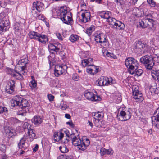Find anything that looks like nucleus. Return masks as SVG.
<instances>
[{
    "label": "nucleus",
    "instance_id": "1",
    "mask_svg": "<svg viewBox=\"0 0 159 159\" xmlns=\"http://www.w3.org/2000/svg\"><path fill=\"white\" fill-rule=\"evenodd\" d=\"M12 106L16 107L19 111L23 110L25 112L29 111L30 104L27 100L18 96H16L11 101Z\"/></svg>",
    "mask_w": 159,
    "mask_h": 159
},
{
    "label": "nucleus",
    "instance_id": "2",
    "mask_svg": "<svg viewBox=\"0 0 159 159\" xmlns=\"http://www.w3.org/2000/svg\"><path fill=\"white\" fill-rule=\"evenodd\" d=\"M135 47L140 52V53L141 54L149 53L151 54H153L152 57H153L159 54V52H158L159 50L155 49L153 48H151V49L149 50V47L147 44L140 41L137 42Z\"/></svg>",
    "mask_w": 159,
    "mask_h": 159
},
{
    "label": "nucleus",
    "instance_id": "3",
    "mask_svg": "<svg viewBox=\"0 0 159 159\" xmlns=\"http://www.w3.org/2000/svg\"><path fill=\"white\" fill-rule=\"evenodd\" d=\"M125 65L128 68V72L132 75L134 74V70L138 68L139 65L136 59L129 57L125 59Z\"/></svg>",
    "mask_w": 159,
    "mask_h": 159
},
{
    "label": "nucleus",
    "instance_id": "4",
    "mask_svg": "<svg viewBox=\"0 0 159 159\" xmlns=\"http://www.w3.org/2000/svg\"><path fill=\"white\" fill-rule=\"evenodd\" d=\"M33 7L32 10V14L35 18L40 19V12L43 10V4L39 1L34 2L33 4Z\"/></svg>",
    "mask_w": 159,
    "mask_h": 159
},
{
    "label": "nucleus",
    "instance_id": "5",
    "mask_svg": "<svg viewBox=\"0 0 159 159\" xmlns=\"http://www.w3.org/2000/svg\"><path fill=\"white\" fill-rule=\"evenodd\" d=\"M60 19L64 23L71 24L72 22V14L68 12L66 10H61L60 14Z\"/></svg>",
    "mask_w": 159,
    "mask_h": 159
},
{
    "label": "nucleus",
    "instance_id": "6",
    "mask_svg": "<svg viewBox=\"0 0 159 159\" xmlns=\"http://www.w3.org/2000/svg\"><path fill=\"white\" fill-rule=\"evenodd\" d=\"M28 35L31 39H35L42 43H45L48 41V38L46 35H41L37 32L31 31Z\"/></svg>",
    "mask_w": 159,
    "mask_h": 159
},
{
    "label": "nucleus",
    "instance_id": "7",
    "mask_svg": "<svg viewBox=\"0 0 159 159\" xmlns=\"http://www.w3.org/2000/svg\"><path fill=\"white\" fill-rule=\"evenodd\" d=\"M106 38L107 36L105 34L99 33L95 36V39L97 42L101 43V46L107 48L109 47V43Z\"/></svg>",
    "mask_w": 159,
    "mask_h": 159
},
{
    "label": "nucleus",
    "instance_id": "8",
    "mask_svg": "<svg viewBox=\"0 0 159 159\" xmlns=\"http://www.w3.org/2000/svg\"><path fill=\"white\" fill-rule=\"evenodd\" d=\"M140 61L141 63L145 65V67L147 69H152L154 65L152 57L148 55L143 56L141 58Z\"/></svg>",
    "mask_w": 159,
    "mask_h": 159
},
{
    "label": "nucleus",
    "instance_id": "9",
    "mask_svg": "<svg viewBox=\"0 0 159 159\" xmlns=\"http://www.w3.org/2000/svg\"><path fill=\"white\" fill-rule=\"evenodd\" d=\"M131 113L130 109H126L125 108L120 111V113L117 116L118 118L121 121H126L129 119L131 117Z\"/></svg>",
    "mask_w": 159,
    "mask_h": 159
},
{
    "label": "nucleus",
    "instance_id": "10",
    "mask_svg": "<svg viewBox=\"0 0 159 159\" xmlns=\"http://www.w3.org/2000/svg\"><path fill=\"white\" fill-rule=\"evenodd\" d=\"M132 96L133 98L138 102H140L143 100V97L141 92L139 91V87L135 85L133 86Z\"/></svg>",
    "mask_w": 159,
    "mask_h": 159
},
{
    "label": "nucleus",
    "instance_id": "11",
    "mask_svg": "<svg viewBox=\"0 0 159 159\" xmlns=\"http://www.w3.org/2000/svg\"><path fill=\"white\" fill-rule=\"evenodd\" d=\"M112 81L113 80L111 77H107L104 76L101 77L97 80L98 85L100 86L111 84L113 83Z\"/></svg>",
    "mask_w": 159,
    "mask_h": 159
},
{
    "label": "nucleus",
    "instance_id": "12",
    "mask_svg": "<svg viewBox=\"0 0 159 159\" xmlns=\"http://www.w3.org/2000/svg\"><path fill=\"white\" fill-rule=\"evenodd\" d=\"M84 96L86 99L91 101H100L102 100L99 96L95 95L91 92L85 91Z\"/></svg>",
    "mask_w": 159,
    "mask_h": 159
},
{
    "label": "nucleus",
    "instance_id": "13",
    "mask_svg": "<svg viewBox=\"0 0 159 159\" xmlns=\"http://www.w3.org/2000/svg\"><path fill=\"white\" fill-rule=\"evenodd\" d=\"M67 68V67L66 65H57L55 67L54 74L55 76L58 77L66 71Z\"/></svg>",
    "mask_w": 159,
    "mask_h": 159
},
{
    "label": "nucleus",
    "instance_id": "14",
    "mask_svg": "<svg viewBox=\"0 0 159 159\" xmlns=\"http://www.w3.org/2000/svg\"><path fill=\"white\" fill-rule=\"evenodd\" d=\"M61 47V44L60 43L56 44H50L48 45V49L50 53L55 54L59 52L60 50V47Z\"/></svg>",
    "mask_w": 159,
    "mask_h": 159
},
{
    "label": "nucleus",
    "instance_id": "15",
    "mask_svg": "<svg viewBox=\"0 0 159 159\" xmlns=\"http://www.w3.org/2000/svg\"><path fill=\"white\" fill-rule=\"evenodd\" d=\"M152 124L159 129V107L156 110L152 118Z\"/></svg>",
    "mask_w": 159,
    "mask_h": 159
},
{
    "label": "nucleus",
    "instance_id": "16",
    "mask_svg": "<svg viewBox=\"0 0 159 159\" xmlns=\"http://www.w3.org/2000/svg\"><path fill=\"white\" fill-rule=\"evenodd\" d=\"M72 143L73 145L75 146H77L79 150H81L82 140H81L79 135L76 138H73L72 140Z\"/></svg>",
    "mask_w": 159,
    "mask_h": 159
},
{
    "label": "nucleus",
    "instance_id": "17",
    "mask_svg": "<svg viewBox=\"0 0 159 159\" xmlns=\"http://www.w3.org/2000/svg\"><path fill=\"white\" fill-rule=\"evenodd\" d=\"M27 138L25 135L20 140L18 144V147L19 149H21V151H22L20 153L21 154H23L25 152L24 150L26 149V147L25 146V143L26 141Z\"/></svg>",
    "mask_w": 159,
    "mask_h": 159
},
{
    "label": "nucleus",
    "instance_id": "18",
    "mask_svg": "<svg viewBox=\"0 0 159 159\" xmlns=\"http://www.w3.org/2000/svg\"><path fill=\"white\" fill-rule=\"evenodd\" d=\"M32 122L34 123V125L37 126H39L43 121V118L41 116H35L32 119Z\"/></svg>",
    "mask_w": 159,
    "mask_h": 159
},
{
    "label": "nucleus",
    "instance_id": "19",
    "mask_svg": "<svg viewBox=\"0 0 159 159\" xmlns=\"http://www.w3.org/2000/svg\"><path fill=\"white\" fill-rule=\"evenodd\" d=\"M81 16L82 17V19L81 20L82 22L86 23L89 21L90 19V13L86 10L82 14Z\"/></svg>",
    "mask_w": 159,
    "mask_h": 159
},
{
    "label": "nucleus",
    "instance_id": "20",
    "mask_svg": "<svg viewBox=\"0 0 159 159\" xmlns=\"http://www.w3.org/2000/svg\"><path fill=\"white\" fill-rule=\"evenodd\" d=\"M11 73H10V74L11 76L20 80H23L24 78L22 76L21 73L17 72L16 71L13 69H11Z\"/></svg>",
    "mask_w": 159,
    "mask_h": 159
},
{
    "label": "nucleus",
    "instance_id": "21",
    "mask_svg": "<svg viewBox=\"0 0 159 159\" xmlns=\"http://www.w3.org/2000/svg\"><path fill=\"white\" fill-rule=\"evenodd\" d=\"M150 91L152 93H159V87H157L156 83L155 82H153L151 84L150 87Z\"/></svg>",
    "mask_w": 159,
    "mask_h": 159
},
{
    "label": "nucleus",
    "instance_id": "22",
    "mask_svg": "<svg viewBox=\"0 0 159 159\" xmlns=\"http://www.w3.org/2000/svg\"><path fill=\"white\" fill-rule=\"evenodd\" d=\"M30 129L28 128V134L29 137V140L30 141H32L36 138V134L35 133L34 130L29 128Z\"/></svg>",
    "mask_w": 159,
    "mask_h": 159
},
{
    "label": "nucleus",
    "instance_id": "23",
    "mask_svg": "<svg viewBox=\"0 0 159 159\" xmlns=\"http://www.w3.org/2000/svg\"><path fill=\"white\" fill-rule=\"evenodd\" d=\"M64 134L61 132L55 133L54 135V140L59 142L61 140L64 136Z\"/></svg>",
    "mask_w": 159,
    "mask_h": 159
},
{
    "label": "nucleus",
    "instance_id": "24",
    "mask_svg": "<svg viewBox=\"0 0 159 159\" xmlns=\"http://www.w3.org/2000/svg\"><path fill=\"white\" fill-rule=\"evenodd\" d=\"M139 25L142 28H145L148 26H150L148 22V20L147 19H143L142 20H139Z\"/></svg>",
    "mask_w": 159,
    "mask_h": 159
},
{
    "label": "nucleus",
    "instance_id": "25",
    "mask_svg": "<svg viewBox=\"0 0 159 159\" xmlns=\"http://www.w3.org/2000/svg\"><path fill=\"white\" fill-rule=\"evenodd\" d=\"M93 58H91L87 59H84L82 61L81 64L82 66L84 67L87 66H90L92 65L90 63L93 61Z\"/></svg>",
    "mask_w": 159,
    "mask_h": 159
},
{
    "label": "nucleus",
    "instance_id": "26",
    "mask_svg": "<svg viewBox=\"0 0 159 159\" xmlns=\"http://www.w3.org/2000/svg\"><path fill=\"white\" fill-rule=\"evenodd\" d=\"M90 142L89 139L86 138L85 139L82 140L81 150H84L87 148V147L89 146Z\"/></svg>",
    "mask_w": 159,
    "mask_h": 159
},
{
    "label": "nucleus",
    "instance_id": "27",
    "mask_svg": "<svg viewBox=\"0 0 159 159\" xmlns=\"http://www.w3.org/2000/svg\"><path fill=\"white\" fill-rule=\"evenodd\" d=\"M151 74L152 77L159 82V70H152Z\"/></svg>",
    "mask_w": 159,
    "mask_h": 159
},
{
    "label": "nucleus",
    "instance_id": "28",
    "mask_svg": "<svg viewBox=\"0 0 159 159\" xmlns=\"http://www.w3.org/2000/svg\"><path fill=\"white\" fill-rule=\"evenodd\" d=\"M113 152V151L111 149H106L104 148H102L100 150V153L101 155L112 154Z\"/></svg>",
    "mask_w": 159,
    "mask_h": 159
},
{
    "label": "nucleus",
    "instance_id": "29",
    "mask_svg": "<svg viewBox=\"0 0 159 159\" xmlns=\"http://www.w3.org/2000/svg\"><path fill=\"white\" fill-rule=\"evenodd\" d=\"M28 60L26 58L22 59L19 61L18 64L19 65H21V69H25L26 67V65L28 62Z\"/></svg>",
    "mask_w": 159,
    "mask_h": 159
},
{
    "label": "nucleus",
    "instance_id": "30",
    "mask_svg": "<svg viewBox=\"0 0 159 159\" xmlns=\"http://www.w3.org/2000/svg\"><path fill=\"white\" fill-rule=\"evenodd\" d=\"M115 26H116V29L118 30H122L124 29L125 25L123 23H122L121 21H117Z\"/></svg>",
    "mask_w": 159,
    "mask_h": 159
},
{
    "label": "nucleus",
    "instance_id": "31",
    "mask_svg": "<svg viewBox=\"0 0 159 159\" xmlns=\"http://www.w3.org/2000/svg\"><path fill=\"white\" fill-rule=\"evenodd\" d=\"M32 80L29 83V85L31 88L33 89L37 87V83L35 80L34 77L33 76H31Z\"/></svg>",
    "mask_w": 159,
    "mask_h": 159
},
{
    "label": "nucleus",
    "instance_id": "32",
    "mask_svg": "<svg viewBox=\"0 0 159 159\" xmlns=\"http://www.w3.org/2000/svg\"><path fill=\"white\" fill-rule=\"evenodd\" d=\"M5 91L7 93L11 94L14 92L15 89L7 85L6 87Z\"/></svg>",
    "mask_w": 159,
    "mask_h": 159
},
{
    "label": "nucleus",
    "instance_id": "33",
    "mask_svg": "<svg viewBox=\"0 0 159 159\" xmlns=\"http://www.w3.org/2000/svg\"><path fill=\"white\" fill-rule=\"evenodd\" d=\"M92 72H93V75L96 74L97 72L99 71V69L98 66H96L93 64L90 66Z\"/></svg>",
    "mask_w": 159,
    "mask_h": 159
},
{
    "label": "nucleus",
    "instance_id": "34",
    "mask_svg": "<svg viewBox=\"0 0 159 159\" xmlns=\"http://www.w3.org/2000/svg\"><path fill=\"white\" fill-rule=\"evenodd\" d=\"M117 21V20L116 19L111 17L108 20L109 24L112 26L116 25Z\"/></svg>",
    "mask_w": 159,
    "mask_h": 159
},
{
    "label": "nucleus",
    "instance_id": "35",
    "mask_svg": "<svg viewBox=\"0 0 159 159\" xmlns=\"http://www.w3.org/2000/svg\"><path fill=\"white\" fill-rule=\"evenodd\" d=\"M72 156H68L66 154L61 155L59 156L57 159H72Z\"/></svg>",
    "mask_w": 159,
    "mask_h": 159
},
{
    "label": "nucleus",
    "instance_id": "36",
    "mask_svg": "<svg viewBox=\"0 0 159 159\" xmlns=\"http://www.w3.org/2000/svg\"><path fill=\"white\" fill-rule=\"evenodd\" d=\"M79 39V37L78 35L73 34L71 35L69 38L70 40L72 42L76 41Z\"/></svg>",
    "mask_w": 159,
    "mask_h": 159
},
{
    "label": "nucleus",
    "instance_id": "37",
    "mask_svg": "<svg viewBox=\"0 0 159 159\" xmlns=\"http://www.w3.org/2000/svg\"><path fill=\"white\" fill-rule=\"evenodd\" d=\"M95 28L94 26L92 25L90 27L88 28L86 30V33L89 35H91L92 33L94 30Z\"/></svg>",
    "mask_w": 159,
    "mask_h": 159
},
{
    "label": "nucleus",
    "instance_id": "38",
    "mask_svg": "<svg viewBox=\"0 0 159 159\" xmlns=\"http://www.w3.org/2000/svg\"><path fill=\"white\" fill-rule=\"evenodd\" d=\"M9 122L12 124L19 123L20 121L15 117H11L9 119Z\"/></svg>",
    "mask_w": 159,
    "mask_h": 159
},
{
    "label": "nucleus",
    "instance_id": "39",
    "mask_svg": "<svg viewBox=\"0 0 159 159\" xmlns=\"http://www.w3.org/2000/svg\"><path fill=\"white\" fill-rule=\"evenodd\" d=\"M106 55L108 57H111L112 58L115 59L116 58V56L114 54L109 52L107 51H106L103 53V55Z\"/></svg>",
    "mask_w": 159,
    "mask_h": 159
},
{
    "label": "nucleus",
    "instance_id": "40",
    "mask_svg": "<svg viewBox=\"0 0 159 159\" xmlns=\"http://www.w3.org/2000/svg\"><path fill=\"white\" fill-rule=\"evenodd\" d=\"M59 149L61 152L63 153L67 152L68 151V149L66 146H63L59 147Z\"/></svg>",
    "mask_w": 159,
    "mask_h": 159
},
{
    "label": "nucleus",
    "instance_id": "41",
    "mask_svg": "<svg viewBox=\"0 0 159 159\" xmlns=\"http://www.w3.org/2000/svg\"><path fill=\"white\" fill-rule=\"evenodd\" d=\"M143 73V70L141 69H136L134 70V74L138 76H140Z\"/></svg>",
    "mask_w": 159,
    "mask_h": 159
},
{
    "label": "nucleus",
    "instance_id": "42",
    "mask_svg": "<svg viewBox=\"0 0 159 159\" xmlns=\"http://www.w3.org/2000/svg\"><path fill=\"white\" fill-rule=\"evenodd\" d=\"M7 85L15 89V82L14 80H9Z\"/></svg>",
    "mask_w": 159,
    "mask_h": 159
},
{
    "label": "nucleus",
    "instance_id": "43",
    "mask_svg": "<svg viewBox=\"0 0 159 159\" xmlns=\"http://www.w3.org/2000/svg\"><path fill=\"white\" fill-rule=\"evenodd\" d=\"M94 118L95 120L94 121V123L95 126L98 127H100V124L101 123V121H100V120L98 119H97L95 118Z\"/></svg>",
    "mask_w": 159,
    "mask_h": 159
},
{
    "label": "nucleus",
    "instance_id": "44",
    "mask_svg": "<svg viewBox=\"0 0 159 159\" xmlns=\"http://www.w3.org/2000/svg\"><path fill=\"white\" fill-rule=\"evenodd\" d=\"M147 20H148V23L151 25L150 27H153L154 25L155 24V22L154 20L151 19L147 18Z\"/></svg>",
    "mask_w": 159,
    "mask_h": 159
},
{
    "label": "nucleus",
    "instance_id": "45",
    "mask_svg": "<svg viewBox=\"0 0 159 159\" xmlns=\"http://www.w3.org/2000/svg\"><path fill=\"white\" fill-rule=\"evenodd\" d=\"M92 114L93 116H94L95 117V118L97 119V118H102V116L101 114H99V112H93Z\"/></svg>",
    "mask_w": 159,
    "mask_h": 159
},
{
    "label": "nucleus",
    "instance_id": "46",
    "mask_svg": "<svg viewBox=\"0 0 159 159\" xmlns=\"http://www.w3.org/2000/svg\"><path fill=\"white\" fill-rule=\"evenodd\" d=\"M152 58L154 63L155 61L157 63H159V54L156 55L152 57Z\"/></svg>",
    "mask_w": 159,
    "mask_h": 159
},
{
    "label": "nucleus",
    "instance_id": "47",
    "mask_svg": "<svg viewBox=\"0 0 159 159\" xmlns=\"http://www.w3.org/2000/svg\"><path fill=\"white\" fill-rule=\"evenodd\" d=\"M148 3L151 7H154L156 5V3L153 0H147Z\"/></svg>",
    "mask_w": 159,
    "mask_h": 159
},
{
    "label": "nucleus",
    "instance_id": "48",
    "mask_svg": "<svg viewBox=\"0 0 159 159\" xmlns=\"http://www.w3.org/2000/svg\"><path fill=\"white\" fill-rule=\"evenodd\" d=\"M7 111V110L6 107H4L0 106V113L6 112Z\"/></svg>",
    "mask_w": 159,
    "mask_h": 159
},
{
    "label": "nucleus",
    "instance_id": "49",
    "mask_svg": "<svg viewBox=\"0 0 159 159\" xmlns=\"http://www.w3.org/2000/svg\"><path fill=\"white\" fill-rule=\"evenodd\" d=\"M111 12L109 11H107L106 13L105 14V16L104 17V19H107L108 20L111 17H110L111 15Z\"/></svg>",
    "mask_w": 159,
    "mask_h": 159
},
{
    "label": "nucleus",
    "instance_id": "50",
    "mask_svg": "<svg viewBox=\"0 0 159 159\" xmlns=\"http://www.w3.org/2000/svg\"><path fill=\"white\" fill-rule=\"evenodd\" d=\"M153 43L155 45H159V35L156 36V39L154 41Z\"/></svg>",
    "mask_w": 159,
    "mask_h": 159
},
{
    "label": "nucleus",
    "instance_id": "51",
    "mask_svg": "<svg viewBox=\"0 0 159 159\" xmlns=\"http://www.w3.org/2000/svg\"><path fill=\"white\" fill-rule=\"evenodd\" d=\"M87 68L86 69V72L89 74L93 75V72L91 69L90 66H87Z\"/></svg>",
    "mask_w": 159,
    "mask_h": 159
},
{
    "label": "nucleus",
    "instance_id": "52",
    "mask_svg": "<svg viewBox=\"0 0 159 159\" xmlns=\"http://www.w3.org/2000/svg\"><path fill=\"white\" fill-rule=\"evenodd\" d=\"M106 13V11H103L101 12H99V16L101 18H104L105 16V14Z\"/></svg>",
    "mask_w": 159,
    "mask_h": 159
},
{
    "label": "nucleus",
    "instance_id": "53",
    "mask_svg": "<svg viewBox=\"0 0 159 159\" xmlns=\"http://www.w3.org/2000/svg\"><path fill=\"white\" fill-rule=\"evenodd\" d=\"M56 34L59 40H63V36H62L61 34L60 33H56Z\"/></svg>",
    "mask_w": 159,
    "mask_h": 159
},
{
    "label": "nucleus",
    "instance_id": "54",
    "mask_svg": "<svg viewBox=\"0 0 159 159\" xmlns=\"http://www.w3.org/2000/svg\"><path fill=\"white\" fill-rule=\"evenodd\" d=\"M72 79L75 80H78L79 79V76L78 75L76 74H73L72 75Z\"/></svg>",
    "mask_w": 159,
    "mask_h": 159
},
{
    "label": "nucleus",
    "instance_id": "55",
    "mask_svg": "<svg viewBox=\"0 0 159 159\" xmlns=\"http://www.w3.org/2000/svg\"><path fill=\"white\" fill-rule=\"evenodd\" d=\"M6 148L5 145L4 144H0V150L4 152Z\"/></svg>",
    "mask_w": 159,
    "mask_h": 159
},
{
    "label": "nucleus",
    "instance_id": "56",
    "mask_svg": "<svg viewBox=\"0 0 159 159\" xmlns=\"http://www.w3.org/2000/svg\"><path fill=\"white\" fill-rule=\"evenodd\" d=\"M48 99L50 101H53L54 98V96L51 94H48Z\"/></svg>",
    "mask_w": 159,
    "mask_h": 159
},
{
    "label": "nucleus",
    "instance_id": "57",
    "mask_svg": "<svg viewBox=\"0 0 159 159\" xmlns=\"http://www.w3.org/2000/svg\"><path fill=\"white\" fill-rule=\"evenodd\" d=\"M62 131L65 132L66 136L68 137H70L69 133L68 130H66V129H63Z\"/></svg>",
    "mask_w": 159,
    "mask_h": 159
},
{
    "label": "nucleus",
    "instance_id": "58",
    "mask_svg": "<svg viewBox=\"0 0 159 159\" xmlns=\"http://www.w3.org/2000/svg\"><path fill=\"white\" fill-rule=\"evenodd\" d=\"M21 69V70L20 71V73H21V75L22 74L24 75H25L27 74V72H26V71H25V69Z\"/></svg>",
    "mask_w": 159,
    "mask_h": 159
},
{
    "label": "nucleus",
    "instance_id": "59",
    "mask_svg": "<svg viewBox=\"0 0 159 159\" xmlns=\"http://www.w3.org/2000/svg\"><path fill=\"white\" fill-rule=\"evenodd\" d=\"M38 147H39V146H38V144H36L35 145V146L34 148L33 149V152H35L37 150V149L38 148Z\"/></svg>",
    "mask_w": 159,
    "mask_h": 159
},
{
    "label": "nucleus",
    "instance_id": "60",
    "mask_svg": "<svg viewBox=\"0 0 159 159\" xmlns=\"http://www.w3.org/2000/svg\"><path fill=\"white\" fill-rule=\"evenodd\" d=\"M116 98V99H117L116 100V102L117 103H120V102H121V100H122V98L121 97H118L117 98Z\"/></svg>",
    "mask_w": 159,
    "mask_h": 159
},
{
    "label": "nucleus",
    "instance_id": "61",
    "mask_svg": "<svg viewBox=\"0 0 159 159\" xmlns=\"http://www.w3.org/2000/svg\"><path fill=\"white\" fill-rule=\"evenodd\" d=\"M29 125L27 122L25 123L23 125V126L25 129H26V128H28V126Z\"/></svg>",
    "mask_w": 159,
    "mask_h": 159
},
{
    "label": "nucleus",
    "instance_id": "62",
    "mask_svg": "<svg viewBox=\"0 0 159 159\" xmlns=\"http://www.w3.org/2000/svg\"><path fill=\"white\" fill-rule=\"evenodd\" d=\"M75 134L74 133L71 134L70 135V137L71 139H72V140L73 139V138H76L77 137L75 136H74Z\"/></svg>",
    "mask_w": 159,
    "mask_h": 159
},
{
    "label": "nucleus",
    "instance_id": "63",
    "mask_svg": "<svg viewBox=\"0 0 159 159\" xmlns=\"http://www.w3.org/2000/svg\"><path fill=\"white\" fill-rule=\"evenodd\" d=\"M61 107L62 109L65 110L67 108L68 106H67L66 105H64L63 106H62Z\"/></svg>",
    "mask_w": 159,
    "mask_h": 159
},
{
    "label": "nucleus",
    "instance_id": "64",
    "mask_svg": "<svg viewBox=\"0 0 159 159\" xmlns=\"http://www.w3.org/2000/svg\"><path fill=\"white\" fill-rule=\"evenodd\" d=\"M65 116L66 118L68 119H70L71 117L68 114H66Z\"/></svg>",
    "mask_w": 159,
    "mask_h": 159
}]
</instances>
